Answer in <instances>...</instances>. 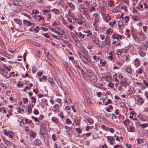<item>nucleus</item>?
Instances as JSON below:
<instances>
[{
	"label": "nucleus",
	"mask_w": 148,
	"mask_h": 148,
	"mask_svg": "<svg viewBox=\"0 0 148 148\" xmlns=\"http://www.w3.org/2000/svg\"><path fill=\"white\" fill-rule=\"evenodd\" d=\"M3 75L7 78H8L10 76L11 74L10 71H6L5 72L3 73Z\"/></svg>",
	"instance_id": "nucleus-8"
},
{
	"label": "nucleus",
	"mask_w": 148,
	"mask_h": 148,
	"mask_svg": "<svg viewBox=\"0 0 148 148\" xmlns=\"http://www.w3.org/2000/svg\"><path fill=\"white\" fill-rule=\"evenodd\" d=\"M76 131H77L79 134L82 133V131L80 128H77L76 129Z\"/></svg>",
	"instance_id": "nucleus-37"
},
{
	"label": "nucleus",
	"mask_w": 148,
	"mask_h": 148,
	"mask_svg": "<svg viewBox=\"0 0 148 148\" xmlns=\"http://www.w3.org/2000/svg\"><path fill=\"white\" fill-rule=\"evenodd\" d=\"M110 29H111L110 28H109V29H107V30L106 31V34H110Z\"/></svg>",
	"instance_id": "nucleus-50"
},
{
	"label": "nucleus",
	"mask_w": 148,
	"mask_h": 148,
	"mask_svg": "<svg viewBox=\"0 0 148 148\" xmlns=\"http://www.w3.org/2000/svg\"><path fill=\"white\" fill-rule=\"evenodd\" d=\"M61 39L66 42H69V37L67 36H61Z\"/></svg>",
	"instance_id": "nucleus-6"
},
{
	"label": "nucleus",
	"mask_w": 148,
	"mask_h": 148,
	"mask_svg": "<svg viewBox=\"0 0 148 148\" xmlns=\"http://www.w3.org/2000/svg\"><path fill=\"white\" fill-rule=\"evenodd\" d=\"M49 12V11L48 10H45L43 11V12L44 14L45 15L46 14V13L47 12Z\"/></svg>",
	"instance_id": "nucleus-48"
},
{
	"label": "nucleus",
	"mask_w": 148,
	"mask_h": 148,
	"mask_svg": "<svg viewBox=\"0 0 148 148\" xmlns=\"http://www.w3.org/2000/svg\"><path fill=\"white\" fill-rule=\"evenodd\" d=\"M34 144L36 145L39 146L41 145L42 142L40 140L36 139L34 140Z\"/></svg>",
	"instance_id": "nucleus-7"
},
{
	"label": "nucleus",
	"mask_w": 148,
	"mask_h": 148,
	"mask_svg": "<svg viewBox=\"0 0 148 148\" xmlns=\"http://www.w3.org/2000/svg\"><path fill=\"white\" fill-rule=\"evenodd\" d=\"M110 132L112 133H113L114 132V130L113 128H111L109 130Z\"/></svg>",
	"instance_id": "nucleus-63"
},
{
	"label": "nucleus",
	"mask_w": 148,
	"mask_h": 148,
	"mask_svg": "<svg viewBox=\"0 0 148 148\" xmlns=\"http://www.w3.org/2000/svg\"><path fill=\"white\" fill-rule=\"evenodd\" d=\"M134 130V128L133 127H130L129 129V131L130 132H133Z\"/></svg>",
	"instance_id": "nucleus-34"
},
{
	"label": "nucleus",
	"mask_w": 148,
	"mask_h": 148,
	"mask_svg": "<svg viewBox=\"0 0 148 148\" xmlns=\"http://www.w3.org/2000/svg\"><path fill=\"white\" fill-rule=\"evenodd\" d=\"M135 65L136 66H138L140 64L139 60L138 59H136L135 60Z\"/></svg>",
	"instance_id": "nucleus-12"
},
{
	"label": "nucleus",
	"mask_w": 148,
	"mask_h": 148,
	"mask_svg": "<svg viewBox=\"0 0 148 148\" xmlns=\"http://www.w3.org/2000/svg\"><path fill=\"white\" fill-rule=\"evenodd\" d=\"M36 136V134L34 132H31V133L30 134V137L31 138H34Z\"/></svg>",
	"instance_id": "nucleus-17"
},
{
	"label": "nucleus",
	"mask_w": 148,
	"mask_h": 148,
	"mask_svg": "<svg viewBox=\"0 0 148 148\" xmlns=\"http://www.w3.org/2000/svg\"><path fill=\"white\" fill-rule=\"evenodd\" d=\"M86 74L88 76V78L91 81L94 82L96 81V77L91 70H87Z\"/></svg>",
	"instance_id": "nucleus-1"
},
{
	"label": "nucleus",
	"mask_w": 148,
	"mask_h": 148,
	"mask_svg": "<svg viewBox=\"0 0 148 148\" xmlns=\"http://www.w3.org/2000/svg\"><path fill=\"white\" fill-rule=\"evenodd\" d=\"M52 119L53 121L54 122H55L56 123H57L58 122V119L56 117H53L52 118Z\"/></svg>",
	"instance_id": "nucleus-21"
},
{
	"label": "nucleus",
	"mask_w": 148,
	"mask_h": 148,
	"mask_svg": "<svg viewBox=\"0 0 148 148\" xmlns=\"http://www.w3.org/2000/svg\"><path fill=\"white\" fill-rule=\"evenodd\" d=\"M102 59H101V60H100V63H103V64L102 65V66H103L105 65L106 64V62L105 61H104L103 62H102Z\"/></svg>",
	"instance_id": "nucleus-45"
},
{
	"label": "nucleus",
	"mask_w": 148,
	"mask_h": 148,
	"mask_svg": "<svg viewBox=\"0 0 148 148\" xmlns=\"http://www.w3.org/2000/svg\"><path fill=\"white\" fill-rule=\"evenodd\" d=\"M125 70L127 72L130 74L132 72L131 69L129 67H126L125 68Z\"/></svg>",
	"instance_id": "nucleus-16"
},
{
	"label": "nucleus",
	"mask_w": 148,
	"mask_h": 148,
	"mask_svg": "<svg viewBox=\"0 0 148 148\" xmlns=\"http://www.w3.org/2000/svg\"><path fill=\"white\" fill-rule=\"evenodd\" d=\"M112 139H111L110 138H108V139L109 140H110V144L112 145H113V141H112V140L113 139V138H112V137H111V138Z\"/></svg>",
	"instance_id": "nucleus-31"
},
{
	"label": "nucleus",
	"mask_w": 148,
	"mask_h": 148,
	"mask_svg": "<svg viewBox=\"0 0 148 148\" xmlns=\"http://www.w3.org/2000/svg\"><path fill=\"white\" fill-rule=\"evenodd\" d=\"M105 41L106 42L105 43V45H109L110 43V41L109 40L108 38H107V36H106V38L105 40Z\"/></svg>",
	"instance_id": "nucleus-11"
},
{
	"label": "nucleus",
	"mask_w": 148,
	"mask_h": 148,
	"mask_svg": "<svg viewBox=\"0 0 148 148\" xmlns=\"http://www.w3.org/2000/svg\"><path fill=\"white\" fill-rule=\"evenodd\" d=\"M44 36L47 38H49L50 37V36L48 35L47 33H45L44 34Z\"/></svg>",
	"instance_id": "nucleus-59"
},
{
	"label": "nucleus",
	"mask_w": 148,
	"mask_h": 148,
	"mask_svg": "<svg viewBox=\"0 0 148 148\" xmlns=\"http://www.w3.org/2000/svg\"><path fill=\"white\" fill-rule=\"evenodd\" d=\"M137 143L139 144L140 143V141H143V140L141 139H138L137 140Z\"/></svg>",
	"instance_id": "nucleus-43"
},
{
	"label": "nucleus",
	"mask_w": 148,
	"mask_h": 148,
	"mask_svg": "<svg viewBox=\"0 0 148 148\" xmlns=\"http://www.w3.org/2000/svg\"><path fill=\"white\" fill-rule=\"evenodd\" d=\"M86 17L88 20H90V17L88 14H87L86 16H85Z\"/></svg>",
	"instance_id": "nucleus-54"
},
{
	"label": "nucleus",
	"mask_w": 148,
	"mask_h": 148,
	"mask_svg": "<svg viewBox=\"0 0 148 148\" xmlns=\"http://www.w3.org/2000/svg\"><path fill=\"white\" fill-rule=\"evenodd\" d=\"M114 4V2L111 1L109 3H108V5L110 6V7H112V6Z\"/></svg>",
	"instance_id": "nucleus-27"
},
{
	"label": "nucleus",
	"mask_w": 148,
	"mask_h": 148,
	"mask_svg": "<svg viewBox=\"0 0 148 148\" xmlns=\"http://www.w3.org/2000/svg\"><path fill=\"white\" fill-rule=\"evenodd\" d=\"M4 134L5 135H8V134H9V132H8L6 130H4Z\"/></svg>",
	"instance_id": "nucleus-64"
},
{
	"label": "nucleus",
	"mask_w": 148,
	"mask_h": 148,
	"mask_svg": "<svg viewBox=\"0 0 148 148\" xmlns=\"http://www.w3.org/2000/svg\"><path fill=\"white\" fill-rule=\"evenodd\" d=\"M10 132L11 133L10 134H8V135L9 136V137L10 138H12V135L11 134H12L13 132Z\"/></svg>",
	"instance_id": "nucleus-60"
},
{
	"label": "nucleus",
	"mask_w": 148,
	"mask_h": 148,
	"mask_svg": "<svg viewBox=\"0 0 148 148\" xmlns=\"http://www.w3.org/2000/svg\"><path fill=\"white\" fill-rule=\"evenodd\" d=\"M41 29L42 30L44 31H47L48 30V29L47 28H45V27H41Z\"/></svg>",
	"instance_id": "nucleus-53"
},
{
	"label": "nucleus",
	"mask_w": 148,
	"mask_h": 148,
	"mask_svg": "<svg viewBox=\"0 0 148 148\" xmlns=\"http://www.w3.org/2000/svg\"><path fill=\"white\" fill-rule=\"evenodd\" d=\"M112 103V101L110 100V99H109L108 100V101L107 102H106L105 103V104L106 105H107L111 103Z\"/></svg>",
	"instance_id": "nucleus-30"
},
{
	"label": "nucleus",
	"mask_w": 148,
	"mask_h": 148,
	"mask_svg": "<svg viewBox=\"0 0 148 148\" xmlns=\"http://www.w3.org/2000/svg\"><path fill=\"white\" fill-rule=\"evenodd\" d=\"M69 27L70 30H72L74 28V27L72 25H70L69 26Z\"/></svg>",
	"instance_id": "nucleus-56"
},
{
	"label": "nucleus",
	"mask_w": 148,
	"mask_h": 148,
	"mask_svg": "<svg viewBox=\"0 0 148 148\" xmlns=\"http://www.w3.org/2000/svg\"><path fill=\"white\" fill-rule=\"evenodd\" d=\"M118 25L119 27H121V29L122 28V27H124V25L123 24V23L122 22V21H119V23H118Z\"/></svg>",
	"instance_id": "nucleus-13"
},
{
	"label": "nucleus",
	"mask_w": 148,
	"mask_h": 148,
	"mask_svg": "<svg viewBox=\"0 0 148 148\" xmlns=\"http://www.w3.org/2000/svg\"><path fill=\"white\" fill-rule=\"evenodd\" d=\"M113 83H110L108 84V86L110 87L111 88H113Z\"/></svg>",
	"instance_id": "nucleus-40"
},
{
	"label": "nucleus",
	"mask_w": 148,
	"mask_h": 148,
	"mask_svg": "<svg viewBox=\"0 0 148 148\" xmlns=\"http://www.w3.org/2000/svg\"><path fill=\"white\" fill-rule=\"evenodd\" d=\"M71 122V121H70L69 118H67L66 120V123L67 124H70Z\"/></svg>",
	"instance_id": "nucleus-25"
},
{
	"label": "nucleus",
	"mask_w": 148,
	"mask_h": 148,
	"mask_svg": "<svg viewBox=\"0 0 148 148\" xmlns=\"http://www.w3.org/2000/svg\"><path fill=\"white\" fill-rule=\"evenodd\" d=\"M125 19H126L125 21V22L126 23H127L128 22V21L129 20V17L128 16H126L125 17Z\"/></svg>",
	"instance_id": "nucleus-38"
},
{
	"label": "nucleus",
	"mask_w": 148,
	"mask_h": 148,
	"mask_svg": "<svg viewBox=\"0 0 148 148\" xmlns=\"http://www.w3.org/2000/svg\"><path fill=\"white\" fill-rule=\"evenodd\" d=\"M34 113L35 114L37 115L38 114H39V112L36 109L34 111Z\"/></svg>",
	"instance_id": "nucleus-41"
},
{
	"label": "nucleus",
	"mask_w": 148,
	"mask_h": 148,
	"mask_svg": "<svg viewBox=\"0 0 148 148\" xmlns=\"http://www.w3.org/2000/svg\"><path fill=\"white\" fill-rule=\"evenodd\" d=\"M140 54L142 56H144L145 55V52H141L140 53Z\"/></svg>",
	"instance_id": "nucleus-44"
},
{
	"label": "nucleus",
	"mask_w": 148,
	"mask_h": 148,
	"mask_svg": "<svg viewBox=\"0 0 148 148\" xmlns=\"http://www.w3.org/2000/svg\"><path fill=\"white\" fill-rule=\"evenodd\" d=\"M130 121L129 119H126L123 122L124 124L125 125H127V124L130 123Z\"/></svg>",
	"instance_id": "nucleus-19"
},
{
	"label": "nucleus",
	"mask_w": 148,
	"mask_h": 148,
	"mask_svg": "<svg viewBox=\"0 0 148 148\" xmlns=\"http://www.w3.org/2000/svg\"><path fill=\"white\" fill-rule=\"evenodd\" d=\"M49 83L51 84H53V83L55 84L54 82L53 81V80L52 78L50 77L49 78Z\"/></svg>",
	"instance_id": "nucleus-20"
},
{
	"label": "nucleus",
	"mask_w": 148,
	"mask_h": 148,
	"mask_svg": "<svg viewBox=\"0 0 148 148\" xmlns=\"http://www.w3.org/2000/svg\"><path fill=\"white\" fill-rule=\"evenodd\" d=\"M74 121L76 125H78L80 123L79 121L76 118H75Z\"/></svg>",
	"instance_id": "nucleus-14"
},
{
	"label": "nucleus",
	"mask_w": 148,
	"mask_h": 148,
	"mask_svg": "<svg viewBox=\"0 0 148 148\" xmlns=\"http://www.w3.org/2000/svg\"><path fill=\"white\" fill-rule=\"evenodd\" d=\"M55 38L59 40L60 38L61 39V36H56Z\"/></svg>",
	"instance_id": "nucleus-57"
},
{
	"label": "nucleus",
	"mask_w": 148,
	"mask_h": 148,
	"mask_svg": "<svg viewBox=\"0 0 148 148\" xmlns=\"http://www.w3.org/2000/svg\"><path fill=\"white\" fill-rule=\"evenodd\" d=\"M52 11H53V12L55 14L58 13L59 12L58 10L56 9H54L52 10Z\"/></svg>",
	"instance_id": "nucleus-29"
},
{
	"label": "nucleus",
	"mask_w": 148,
	"mask_h": 148,
	"mask_svg": "<svg viewBox=\"0 0 148 148\" xmlns=\"http://www.w3.org/2000/svg\"><path fill=\"white\" fill-rule=\"evenodd\" d=\"M143 82L146 86L148 87V83L146 81L144 80Z\"/></svg>",
	"instance_id": "nucleus-52"
},
{
	"label": "nucleus",
	"mask_w": 148,
	"mask_h": 148,
	"mask_svg": "<svg viewBox=\"0 0 148 148\" xmlns=\"http://www.w3.org/2000/svg\"><path fill=\"white\" fill-rule=\"evenodd\" d=\"M23 22L24 24L27 26H29L30 25H34V23H31L30 22H29L27 20H24Z\"/></svg>",
	"instance_id": "nucleus-9"
},
{
	"label": "nucleus",
	"mask_w": 148,
	"mask_h": 148,
	"mask_svg": "<svg viewBox=\"0 0 148 148\" xmlns=\"http://www.w3.org/2000/svg\"><path fill=\"white\" fill-rule=\"evenodd\" d=\"M14 20L15 22H16L17 24H18L20 23V21L17 18L14 19Z\"/></svg>",
	"instance_id": "nucleus-42"
},
{
	"label": "nucleus",
	"mask_w": 148,
	"mask_h": 148,
	"mask_svg": "<svg viewBox=\"0 0 148 148\" xmlns=\"http://www.w3.org/2000/svg\"><path fill=\"white\" fill-rule=\"evenodd\" d=\"M28 112L29 113L31 112L32 110V108H29V107H28Z\"/></svg>",
	"instance_id": "nucleus-62"
},
{
	"label": "nucleus",
	"mask_w": 148,
	"mask_h": 148,
	"mask_svg": "<svg viewBox=\"0 0 148 148\" xmlns=\"http://www.w3.org/2000/svg\"><path fill=\"white\" fill-rule=\"evenodd\" d=\"M32 117L33 119H34V121H39V120L38 119V118H36V117L34 116H32Z\"/></svg>",
	"instance_id": "nucleus-39"
},
{
	"label": "nucleus",
	"mask_w": 148,
	"mask_h": 148,
	"mask_svg": "<svg viewBox=\"0 0 148 148\" xmlns=\"http://www.w3.org/2000/svg\"><path fill=\"white\" fill-rule=\"evenodd\" d=\"M48 62V63L51 66L53 65V62H52L51 60H49V61H47Z\"/></svg>",
	"instance_id": "nucleus-49"
},
{
	"label": "nucleus",
	"mask_w": 148,
	"mask_h": 148,
	"mask_svg": "<svg viewBox=\"0 0 148 148\" xmlns=\"http://www.w3.org/2000/svg\"><path fill=\"white\" fill-rule=\"evenodd\" d=\"M18 87H21L23 86V84L21 82H19L17 84Z\"/></svg>",
	"instance_id": "nucleus-33"
},
{
	"label": "nucleus",
	"mask_w": 148,
	"mask_h": 148,
	"mask_svg": "<svg viewBox=\"0 0 148 148\" xmlns=\"http://www.w3.org/2000/svg\"><path fill=\"white\" fill-rule=\"evenodd\" d=\"M29 127L28 126H25V130L26 132H27L28 131Z\"/></svg>",
	"instance_id": "nucleus-61"
},
{
	"label": "nucleus",
	"mask_w": 148,
	"mask_h": 148,
	"mask_svg": "<svg viewBox=\"0 0 148 148\" xmlns=\"http://www.w3.org/2000/svg\"><path fill=\"white\" fill-rule=\"evenodd\" d=\"M133 13H137V11L136 10L135 7L133 8V10L132 11Z\"/></svg>",
	"instance_id": "nucleus-46"
},
{
	"label": "nucleus",
	"mask_w": 148,
	"mask_h": 148,
	"mask_svg": "<svg viewBox=\"0 0 148 148\" xmlns=\"http://www.w3.org/2000/svg\"><path fill=\"white\" fill-rule=\"evenodd\" d=\"M122 8L125 11H126L127 10V8L126 6H122Z\"/></svg>",
	"instance_id": "nucleus-58"
},
{
	"label": "nucleus",
	"mask_w": 148,
	"mask_h": 148,
	"mask_svg": "<svg viewBox=\"0 0 148 148\" xmlns=\"http://www.w3.org/2000/svg\"><path fill=\"white\" fill-rule=\"evenodd\" d=\"M72 36L73 39H74V40L75 42L76 41L78 40V38H77L76 37V36L75 35H72Z\"/></svg>",
	"instance_id": "nucleus-36"
},
{
	"label": "nucleus",
	"mask_w": 148,
	"mask_h": 148,
	"mask_svg": "<svg viewBox=\"0 0 148 148\" xmlns=\"http://www.w3.org/2000/svg\"><path fill=\"white\" fill-rule=\"evenodd\" d=\"M77 35L79 38H83L84 37V36H85V35L82 34L81 32H79L77 34Z\"/></svg>",
	"instance_id": "nucleus-15"
},
{
	"label": "nucleus",
	"mask_w": 148,
	"mask_h": 148,
	"mask_svg": "<svg viewBox=\"0 0 148 148\" xmlns=\"http://www.w3.org/2000/svg\"><path fill=\"white\" fill-rule=\"evenodd\" d=\"M57 101L60 103H62L61 102V100L60 99H57L56 100Z\"/></svg>",
	"instance_id": "nucleus-51"
},
{
	"label": "nucleus",
	"mask_w": 148,
	"mask_h": 148,
	"mask_svg": "<svg viewBox=\"0 0 148 148\" xmlns=\"http://www.w3.org/2000/svg\"><path fill=\"white\" fill-rule=\"evenodd\" d=\"M148 126V124L145 123L142 124L141 125V127L143 128H145Z\"/></svg>",
	"instance_id": "nucleus-26"
},
{
	"label": "nucleus",
	"mask_w": 148,
	"mask_h": 148,
	"mask_svg": "<svg viewBox=\"0 0 148 148\" xmlns=\"http://www.w3.org/2000/svg\"><path fill=\"white\" fill-rule=\"evenodd\" d=\"M121 84V86H124L126 87L125 85H128L127 82L125 80L123 81V80H121V82L120 83Z\"/></svg>",
	"instance_id": "nucleus-10"
},
{
	"label": "nucleus",
	"mask_w": 148,
	"mask_h": 148,
	"mask_svg": "<svg viewBox=\"0 0 148 148\" xmlns=\"http://www.w3.org/2000/svg\"><path fill=\"white\" fill-rule=\"evenodd\" d=\"M148 47V42H143L141 45V49L146 50Z\"/></svg>",
	"instance_id": "nucleus-5"
},
{
	"label": "nucleus",
	"mask_w": 148,
	"mask_h": 148,
	"mask_svg": "<svg viewBox=\"0 0 148 148\" xmlns=\"http://www.w3.org/2000/svg\"><path fill=\"white\" fill-rule=\"evenodd\" d=\"M3 65V66H4L5 67H6V69L7 70H6L7 71V70H8V71H9L11 69H10V68H8V67H7V66H6L5 65Z\"/></svg>",
	"instance_id": "nucleus-55"
},
{
	"label": "nucleus",
	"mask_w": 148,
	"mask_h": 148,
	"mask_svg": "<svg viewBox=\"0 0 148 148\" xmlns=\"http://www.w3.org/2000/svg\"><path fill=\"white\" fill-rule=\"evenodd\" d=\"M23 102L25 104L27 103L28 102V100L27 98H24L23 99Z\"/></svg>",
	"instance_id": "nucleus-28"
},
{
	"label": "nucleus",
	"mask_w": 148,
	"mask_h": 148,
	"mask_svg": "<svg viewBox=\"0 0 148 148\" xmlns=\"http://www.w3.org/2000/svg\"><path fill=\"white\" fill-rule=\"evenodd\" d=\"M45 128L46 126L45 124L44 123L42 124V125L40 128V133L42 135H44L45 134Z\"/></svg>",
	"instance_id": "nucleus-3"
},
{
	"label": "nucleus",
	"mask_w": 148,
	"mask_h": 148,
	"mask_svg": "<svg viewBox=\"0 0 148 148\" xmlns=\"http://www.w3.org/2000/svg\"><path fill=\"white\" fill-rule=\"evenodd\" d=\"M83 53L82 56L84 58L82 59V56H80V58L82 59L83 61L85 64L87 63L88 62H89L90 60V57L89 56L87 55V52L84 51L83 52H82Z\"/></svg>",
	"instance_id": "nucleus-2"
},
{
	"label": "nucleus",
	"mask_w": 148,
	"mask_h": 148,
	"mask_svg": "<svg viewBox=\"0 0 148 148\" xmlns=\"http://www.w3.org/2000/svg\"><path fill=\"white\" fill-rule=\"evenodd\" d=\"M87 121L90 123H92L93 122V120L92 119H90V118H88L86 119Z\"/></svg>",
	"instance_id": "nucleus-23"
},
{
	"label": "nucleus",
	"mask_w": 148,
	"mask_h": 148,
	"mask_svg": "<svg viewBox=\"0 0 148 148\" xmlns=\"http://www.w3.org/2000/svg\"><path fill=\"white\" fill-rule=\"evenodd\" d=\"M59 106L57 104L53 106V107L56 109H58V108H59Z\"/></svg>",
	"instance_id": "nucleus-47"
},
{
	"label": "nucleus",
	"mask_w": 148,
	"mask_h": 148,
	"mask_svg": "<svg viewBox=\"0 0 148 148\" xmlns=\"http://www.w3.org/2000/svg\"><path fill=\"white\" fill-rule=\"evenodd\" d=\"M31 99H33V100H32L31 101V102L32 103H36V99L35 98L32 97L31 98Z\"/></svg>",
	"instance_id": "nucleus-22"
},
{
	"label": "nucleus",
	"mask_w": 148,
	"mask_h": 148,
	"mask_svg": "<svg viewBox=\"0 0 148 148\" xmlns=\"http://www.w3.org/2000/svg\"><path fill=\"white\" fill-rule=\"evenodd\" d=\"M38 16L39 17L38 20V21H40V20H43L44 19L43 17H42L40 15H38Z\"/></svg>",
	"instance_id": "nucleus-32"
},
{
	"label": "nucleus",
	"mask_w": 148,
	"mask_h": 148,
	"mask_svg": "<svg viewBox=\"0 0 148 148\" xmlns=\"http://www.w3.org/2000/svg\"><path fill=\"white\" fill-rule=\"evenodd\" d=\"M65 129L66 130V131L67 133L69 134V132L70 131V128L69 127L65 126L64 127Z\"/></svg>",
	"instance_id": "nucleus-24"
},
{
	"label": "nucleus",
	"mask_w": 148,
	"mask_h": 148,
	"mask_svg": "<svg viewBox=\"0 0 148 148\" xmlns=\"http://www.w3.org/2000/svg\"><path fill=\"white\" fill-rule=\"evenodd\" d=\"M23 3V1L21 0H16L13 1V5L15 6H19Z\"/></svg>",
	"instance_id": "nucleus-4"
},
{
	"label": "nucleus",
	"mask_w": 148,
	"mask_h": 148,
	"mask_svg": "<svg viewBox=\"0 0 148 148\" xmlns=\"http://www.w3.org/2000/svg\"><path fill=\"white\" fill-rule=\"evenodd\" d=\"M26 53H27L26 52H25L24 53V54L23 55V60L25 62L26 61V57L27 56Z\"/></svg>",
	"instance_id": "nucleus-35"
},
{
	"label": "nucleus",
	"mask_w": 148,
	"mask_h": 148,
	"mask_svg": "<svg viewBox=\"0 0 148 148\" xmlns=\"http://www.w3.org/2000/svg\"><path fill=\"white\" fill-rule=\"evenodd\" d=\"M76 44L77 46L79 48L81 46V44L78 40L76 41Z\"/></svg>",
	"instance_id": "nucleus-18"
}]
</instances>
